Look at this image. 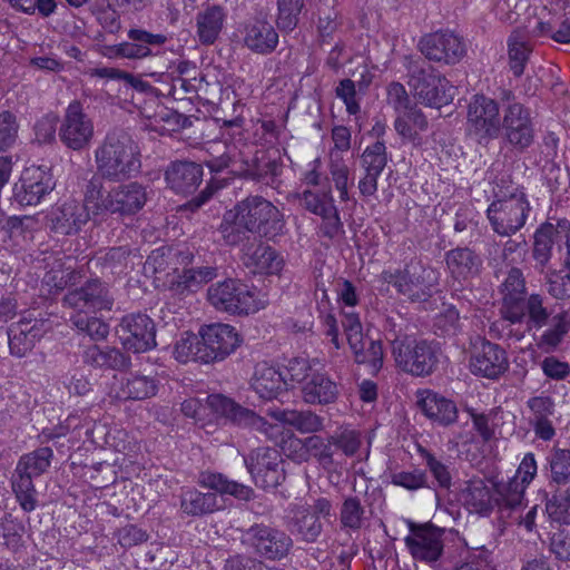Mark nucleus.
<instances>
[{
    "instance_id": "nucleus-24",
    "label": "nucleus",
    "mask_w": 570,
    "mask_h": 570,
    "mask_svg": "<svg viewBox=\"0 0 570 570\" xmlns=\"http://www.w3.org/2000/svg\"><path fill=\"white\" fill-rule=\"evenodd\" d=\"M332 503L325 498L315 500L312 505H296L293 509V527L302 540L315 542L322 533L323 525L320 518L330 517Z\"/></svg>"
},
{
    "instance_id": "nucleus-40",
    "label": "nucleus",
    "mask_w": 570,
    "mask_h": 570,
    "mask_svg": "<svg viewBox=\"0 0 570 570\" xmlns=\"http://www.w3.org/2000/svg\"><path fill=\"white\" fill-rule=\"evenodd\" d=\"M394 128L403 139L421 145V134L428 130L429 122L422 110L414 105L396 116Z\"/></svg>"
},
{
    "instance_id": "nucleus-63",
    "label": "nucleus",
    "mask_w": 570,
    "mask_h": 570,
    "mask_svg": "<svg viewBox=\"0 0 570 570\" xmlns=\"http://www.w3.org/2000/svg\"><path fill=\"white\" fill-rule=\"evenodd\" d=\"M533 32L537 36H549L559 43H570V19L562 20L559 26L551 21H539Z\"/></svg>"
},
{
    "instance_id": "nucleus-19",
    "label": "nucleus",
    "mask_w": 570,
    "mask_h": 570,
    "mask_svg": "<svg viewBox=\"0 0 570 570\" xmlns=\"http://www.w3.org/2000/svg\"><path fill=\"white\" fill-rule=\"evenodd\" d=\"M422 55L431 61L446 65L460 61L465 55V46L453 32L438 31L425 35L419 42Z\"/></svg>"
},
{
    "instance_id": "nucleus-35",
    "label": "nucleus",
    "mask_w": 570,
    "mask_h": 570,
    "mask_svg": "<svg viewBox=\"0 0 570 570\" xmlns=\"http://www.w3.org/2000/svg\"><path fill=\"white\" fill-rule=\"evenodd\" d=\"M128 41L122 48L127 59H145L154 56V48L163 47L168 38L164 33H151L141 28H131L127 32Z\"/></svg>"
},
{
    "instance_id": "nucleus-2",
    "label": "nucleus",
    "mask_w": 570,
    "mask_h": 570,
    "mask_svg": "<svg viewBox=\"0 0 570 570\" xmlns=\"http://www.w3.org/2000/svg\"><path fill=\"white\" fill-rule=\"evenodd\" d=\"M402 320L387 317L384 325L385 338L391 344L395 364L402 371L415 376L430 375L439 363L436 346L425 340H417L406 333Z\"/></svg>"
},
{
    "instance_id": "nucleus-1",
    "label": "nucleus",
    "mask_w": 570,
    "mask_h": 570,
    "mask_svg": "<svg viewBox=\"0 0 570 570\" xmlns=\"http://www.w3.org/2000/svg\"><path fill=\"white\" fill-rule=\"evenodd\" d=\"M284 214L262 196H248L227 212L219 232L227 245H237L252 233L267 239H275L285 230Z\"/></svg>"
},
{
    "instance_id": "nucleus-21",
    "label": "nucleus",
    "mask_w": 570,
    "mask_h": 570,
    "mask_svg": "<svg viewBox=\"0 0 570 570\" xmlns=\"http://www.w3.org/2000/svg\"><path fill=\"white\" fill-rule=\"evenodd\" d=\"M567 245L570 255V222L562 219L557 224L546 223L534 233L533 258L540 269L549 263L554 246Z\"/></svg>"
},
{
    "instance_id": "nucleus-53",
    "label": "nucleus",
    "mask_w": 570,
    "mask_h": 570,
    "mask_svg": "<svg viewBox=\"0 0 570 570\" xmlns=\"http://www.w3.org/2000/svg\"><path fill=\"white\" fill-rule=\"evenodd\" d=\"M330 174L334 186L338 191L340 199L342 202H347L350 199V168L338 153H334V150L330 154Z\"/></svg>"
},
{
    "instance_id": "nucleus-5",
    "label": "nucleus",
    "mask_w": 570,
    "mask_h": 570,
    "mask_svg": "<svg viewBox=\"0 0 570 570\" xmlns=\"http://www.w3.org/2000/svg\"><path fill=\"white\" fill-rule=\"evenodd\" d=\"M100 178L92 177L86 187V200L91 204L94 215L119 214L130 216L139 212L147 202L146 187L137 181L122 184L104 193Z\"/></svg>"
},
{
    "instance_id": "nucleus-10",
    "label": "nucleus",
    "mask_w": 570,
    "mask_h": 570,
    "mask_svg": "<svg viewBox=\"0 0 570 570\" xmlns=\"http://www.w3.org/2000/svg\"><path fill=\"white\" fill-rule=\"evenodd\" d=\"M502 110L499 102L484 95H474L468 105L466 128L479 144L500 137Z\"/></svg>"
},
{
    "instance_id": "nucleus-15",
    "label": "nucleus",
    "mask_w": 570,
    "mask_h": 570,
    "mask_svg": "<svg viewBox=\"0 0 570 570\" xmlns=\"http://www.w3.org/2000/svg\"><path fill=\"white\" fill-rule=\"evenodd\" d=\"M206 404L213 414L218 417H223L237 426L249 428L271 435L272 424L253 410L244 407L230 397L223 394H212L207 396Z\"/></svg>"
},
{
    "instance_id": "nucleus-48",
    "label": "nucleus",
    "mask_w": 570,
    "mask_h": 570,
    "mask_svg": "<svg viewBox=\"0 0 570 570\" xmlns=\"http://www.w3.org/2000/svg\"><path fill=\"white\" fill-rule=\"evenodd\" d=\"M52 456L53 451L48 446L36 449L21 455L14 470L37 478L49 469Z\"/></svg>"
},
{
    "instance_id": "nucleus-34",
    "label": "nucleus",
    "mask_w": 570,
    "mask_h": 570,
    "mask_svg": "<svg viewBox=\"0 0 570 570\" xmlns=\"http://www.w3.org/2000/svg\"><path fill=\"white\" fill-rule=\"evenodd\" d=\"M250 386L259 399L272 401L286 391V381L276 367L259 363L255 367Z\"/></svg>"
},
{
    "instance_id": "nucleus-30",
    "label": "nucleus",
    "mask_w": 570,
    "mask_h": 570,
    "mask_svg": "<svg viewBox=\"0 0 570 570\" xmlns=\"http://www.w3.org/2000/svg\"><path fill=\"white\" fill-rule=\"evenodd\" d=\"M167 186L177 194L194 193L203 181V168L193 161L171 163L165 171Z\"/></svg>"
},
{
    "instance_id": "nucleus-16",
    "label": "nucleus",
    "mask_w": 570,
    "mask_h": 570,
    "mask_svg": "<svg viewBox=\"0 0 570 570\" xmlns=\"http://www.w3.org/2000/svg\"><path fill=\"white\" fill-rule=\"evenodd\" d=\"M444 531L432 524H410V533L404 538L405 546L413 559L434 563L443 553Z\"/></svg>"
},
{
    "instance_id": "nucleus-61",
    "label": "nucleus",
    "mask_w": 570,
    "mask_h": 570,
    "mask_svg": "<svg viewBox=\"0 0 570 570\" xmlns=\"http://www.w3.org/2000/svg\"><path fill=\"white\" fill-rule=\"evenodd\" d=\"M364 507L357 498L345 499L340 512L342 528L354 531L361 529L364 521Z\"/></svg>"
},
{
    "instance_id": "nucleus-57",
    "label": "nucleus",
    "mask_w": 570,
    "mask_h": 570,
    "mask_svg": "<svg viewBox=\"0 0 570 570\" xmlns=\"http://www.w3.org/2000/svg\"><path fill=\"white\" fill-rule=\"evenodd\" d=\"M551 480L558 484L570 481V450L553 449L548 458Z\"/></svg>"
},
{
    "instance_id": "nucleus-8",
    "label": "nucleus",
    "mask_w": 570,
    "mask_h": 570,
    "mask_svg": "<svg viewBox=\"0 0 570 570\" xmlns=\"http://www.w3.org/2000/svg\"><path fill=\"white\" fill-rule=\"evenodd\" d=\"M440 273L434 267L413 258L404 268L383 271L381 279L395 287L397 293L413 302H423L432 296L439 284Z\"/></svg>"
},
{
    "instance_id": "nucleus-41",
    "label": "nucleus",
    "mask_w": 570,
    "mask_h": 570,
    "mask_svg": "<svg viewBox=\"0 0 570 570\" xmlns=\"http://www.w3.org/2000/svg\"><path fill=\"white\" fill-rule=\"evenodd\" d=\"M83 362L97 368L122 371L130 365V358L116 347L88 346L83 352Z\"/></svg>"
},
{
    "instance_id": "nucleus-59",
    "label": "nucleus",
    "mask_w": 570,
    "mask_h": 570,
    "mask_svg": "<svg viewBox=\"0 0 570 570\" xmlns=\"http://www.w3.org/2000/svg\"><path fill=\"white\" fill-rule=\"evenodd\" d=\"M282 165L275 159H268L255 165L254 168L247 169L246 175L273 188H277L282 174Z\"/></svg>"
},
{
    "instance_id": "nucleus-33",
    "label": "nucleus",
    "mask_w": 570,
    "mask_h": 570,
    "mask_svg": "<svg viewBox=\"0 0 570 570\" xmlns=\"http://www.w3.org/2000/svg\"><path fill=\"white\" fill-rule=\"evenodd\" d=\"M445 263L451 276L461 282L479 276L483 261L469 247H456L446 252Z\"/></svg>"
},
{
    "instance_id": "nucleus-50",
    "label": "nucleus",
    "mask_w": 570,
    "mask_h": 570,
    "mask_svg": "<svg viewBox=\"0 0 570 570\" xmlns=\"http://www.w3.org/2000/svg\"><path fill=\"white\" fill-rule=\"evenodd\" d=\"M527 487L519 482L518 478L494 484V502L499 508L514 509L522 503Z\"/></svg>"
},
{
    "instance_id": "nucleus-14",
    "label": "nucleus",
    "mask_w": 570,
    "mask_h": 570,
    "mask_svg": "<svg viewBox=\"0 0 570 570\" xmlns=\"http://www.w3.org/2000/svg\"><path fill=\"white\" fill-rule=\"evenodd\" d=\"M342 325L355 361L361 364H370L373 371L380 370L383 363L382 344L380 341L368 340L363 335L358 314L345 312Z\"/></svg>"
},
{
    "instance_id": "nucleus-39",
    "label": "nucleus",
    "mask_w": 570,
    "mask_h": 570,
    "mask_svg": "<svg viewBox=\"0 0 570 570\" xmlns=\"http://www.w3.org/2000/svg\"><path fill=\"white\" fill-rule=\"evenodd\" d=\"M303 400L308 404H330L338 395V389L326 374L313 373L302 387Z\"/></svg>"
},
{
    "instance_id": "nucleus-62",
    "label": "nucleus",
    "mask_w": 570,
    "mask_h": 570,
    "mask_svg": "<svg viewBox=\"0 0 570 570\" xmlns=\"http://www.w3.org/2000/svg\"><path fill=\"white\" fill-rule=\"evenodd\" d=\"M303 8L304 0H278V28L285 31H292L298 23Z\"/></svg>"
},
{
    "instance_id": "nucleus-20",
    "label": "nucleus",
    "mask_w": 570,
    "mask_h": 570,
    "mask_svg": "<svg viewBox=\"0 0 570 570\" xmlns=\"http://www.w3.org/2000/svg\"><path fill=\"white\" fill-rule=\"evenodd\" d=\"M55 187L52 176L42 167H29L22 171L19 183L13 187V198L22 206H32Z\"/></svg>"
},
{
    "instance_id": "nucleus-32",
    "label": "nucleus",
    "mask_w": 570,
    "mask_h": 570,
    "mask_svg": "<svg viewBox=\"0 0 570 570\" xmlns=\"http://www.w3.org/2000/svg\"><path fill=\"white\" fill-rule=\"evenodd\" d=\"M243 41L250 51L266 55L276 48L278 33L272 23L264 19L255 18L245 23Z\"/></svg>"
},
{
    "instance_id": "nucleus-38",
    "label": "nucleus",
    "mask_w": 570,
    "mask_h": 570,
    "mask_svg": "<svg viewBox=\"0 0 570 570\" xmlns=\"http://www.w3.org/2000/svg\"><path fill=\"white\" fill-rule=\"evenodd\" d=\"M268 415L283 424L294 428L303 434L317 433L324 429V419L309 410L276 409L268 411Z\"/></svg>"
},
{
    "instance_id": "nucleus-49",
    "label": "nucleus",
    "mask_w": 570,
    "mask_h": 570,
    "mask_svg": "<svg viewBox=\"0 0 570 570\" xmlns=\"http://www.w3.org/2000/svg\"><path fill=\"white\" fill-rule=\"evenodd\" d=\"M532 48L524 35L514 31L508 39L509 67L515 77H520Z\"/></svg>"
},
{
    "instance_id": "nucleus-55",
    "label": "nucleus",
    "mask_w": 570,
    "mask_h": 570,
    "mask_svg": "<svg viewBox=\"0 0 570 570\" xmlns=\"http://www.w3.org/2000/svg\"><path fill=\"white\" fill-rule=\"evenodd\" d=\"M564 265V269L553 271L547 275L548 293L556 299L570 298V257H566Z\"/></svg>"
},
{
    "instance_id": "nucleus-42",
    "label": "nucleus",
    "mask_w": 570,
    "mask_h": 570,
    "mask_svg": "<svg viewBox=\"0 0 570 570\" xmlns=\"http://www.w3.org/2000/svg\"><path fill=\"white\" fill-rule=\"evenodd\" d=\"M226 17L225 10L219 6H212L198 12L196 32L203 45H212L216 41L224 28Z\"/></svg>"
},
{
    "instance_id": "nucleus-13",
    "label": "nucleus",
    "mask_w": 570,
    "mask_h": 570,
    "mask_svg": "<svg viewBox=\"0 0 570 570\" xmlns=\"http://www.w3.org/2000/svg\"><path fill=\"white\" fill-rule=\"evenodd\" d=\"M244 461L255 484L264 490L275 489L285 479L282 455L274 448H258Z\"/></svg>"
},
{
    "instance_id": "nucleus-29",
    "label": "nucleus",
    "mask_w": 570,
    "mask_h": 570,
    "mask_svg": "<svg viewBox=\"0 0 570 570\" xmlns=\"http://www.w3.org/2000/svg\"><path fill=\"white\" fill-rule=\"evenodd\" d=\"M530 411L529 424L532 426L538 439L551 441L556 435L552 416L556 412V404L549 395L532 396L527 401Z\"/></svg>"
},
{
    "instance_id": "nucleus-28",
    "label": "nucleus",
    "mask_w": 570,
    "mask_h": 570,
    "mask_svg": "<svg viewBox=\"0 0 570 570\" xmlns=\"http://www.w3.org/2000/svg\"><path fill=\"white\" fill-rule=\"evenodd\" d=\"M86 199L80 203L69 199L59 205L53 213V227L58 233L70 235L78 233L94 215V208Z\"/></svg>"
},
{
    "instance_id": "nucleus-3",
    "label": "nucleus",
    "mask_w": 570,
    "mask_h": 570,
    "mask_svg": "<svg viewBox=\"0 0 570 570\" xmlns=\"http://www.w3.org/2000/svg\"><path fill=\"white\" fill-rule=\"evenodd\" d=\"M98 178L122 181L135 177L141 168L140 149L124 130L108 132L95 150Z\"/></svg>"
},
{
    "instance_id": "nucleus-45",
    "label": "nucleus",
    "mask_w": 570,
    "mask_h": 570,
    "mask_svg": "<svg viewBox=\"0 0 570 570\" xmlns=\"http://www.w3.org/2000/svg\"><path fill=\"white\" fill-rule=\"evenodd\" d=\"M216 275V268L209 266L185 269L170 282L171 289L179 294L194 292L203 284L212 281Z\"/></svg>"
},
{
    "instance_id": "nucleus-43",
    "label": "nucleus",
    "mask_w": 570,
    "mask_h": 570,
    "mask_svg": "<svg viewBox=\"0 0 570 570\" xmlns=\"http://www.w3.org/2000/svg\"><path fill=\"white\" fill-rule=\"evenodd\" d=\"M463 504L470 512L488 515L493 509V498L490 489L482 479L466 482L461 492Z\"/></svg>"
},
{
    "instance_id": "nucleus-17",
    "label": "nucleus",
    "mask_w": 570,
    "mask_h": 570,
    "mask_svg": "<svg viewBox=\"0 0 570 570\" xmlns=\"http://www.w3.org/2000/svg\"><path fill=\"white\" fill-rule=\"evenodd\" d=\"M122 346L134 353H144L156 346V328L145 314L125 316L117 330Z\"/></svg>"
},
{
    "instance_id": "nucleus-26",
    "label": "nucleus",
    "mask_w": 570,
    "mask_h": 570,
    "mask_svg": "<svg viewBox=\"0 0 570 570\" xmlns=\"http://www.w3.org/2000/svg\"><path fill=\"white\" fill-rule=\"evenodd\" d=\"M243 263L254 274L278 275L284 267V258L272 246L254 240L244 245Z\"/></svg>"
},
{
    "instance_id": "nucleus-64",
    "label": "nucleus",
    "mask_w": 570,
    "mask_h": 570,
    "mask_svg": "<svg viewBox=\"0 0 570 570\" xmlns=\"http://www.w3.org/2000/svg\"><path fill=\"white\" fill-rule=\"evenodd\" d=\"M546 511L551 520L557 522L566 521V518L570 515V487L549 499L546 504Z\"/></svg>"
},
{
    "instance_id": "nucleus-51",
    "label": "nucleus",
    "mask_w": 570,
    "mask_h": 570,
    "mask_svg": "<svg viewBox=\"0 0 570 570\" xmlns=\"http://www.w3.org/2000/svg\"><path fill=\"white\" fill-rule=\"evenodd\" d=\"M330 442L333 445L334 454L341 452L347 458L356 455L363 444L361 432L348 428L335 431L330 435Z\"/></svg>"
},
{
    "instance_id": "nucleus-18",
    "label": "nucleus",
    "mask_w": 570,
    "mask_h": 570,
    "mask_svg": "<svg viewBox=\"0 0 570 570\" xmlns=\"http://www.w3.org/2000/svg\"><path fill=\"white\" fill-rule=\"evenodd\" d=\"M60 140L72 150L87 147L94 137V124L78 101H72L59 128Z\"/></svg>"
},
{
    "instance_id": "nucleus-9",
    "label": "nucleus",
    "mask_w": 570,
    "mask_h": 570,
    "mask_svg": "<svg viewBox=\"0 0 570 570\" xmlns=\"http://www.w3.org/2000/svg\"><path fill=\"white\" fill-rule=\"evenodd\" d=\"M503 141L513 150L524 151L535 138L534 119L530 108L515 100L509 91L502 107L501 132Z\"/></svg>"
},
{
    "instance_id": "nucleus-54",
    "label": "nucleus",
    "mask_w": 570,
    "mask_h": 570,
    "mask_svg": "<svg viewBox=\"0 0 570 570\" xmlns=\"http://www.w3.org/2000/svg\"><path fill=\"white\" fill-rule=\"evenodd\" d=\"M387 165L386 146L384 141H375L367 146L361 155V167L363 171H371L381 175Z\"/></svg>"
},
{
    "instance_id": "nucleus-11",
    "label": "nucleus",
    "mask_w": 570,
    "mask_h": 570,
    "mask_svg": "<svg viewBox=\"0 0 570 570\" xmlns=\"http://www.w3.org/2000/svg\"><path fill=\"white\" fill-rule=\"evenodd\" d=\"M242 542L259 557L272 561L287 557L293 548V540L286 532L264 523L249 527L243 533Z\"/></svg>"
},
{
    "instance_id": "nucleus-52",
    "label": "nucleus",
    "mask_w": 570,
    "mask_h": 570,
    "mask_svg": "<svg viewBox=\"0 0 570 570\" xmlns=\"http://www.w3.org/2000/svg\"><path fill=\"white\" fill-rule=\"evenodd\" d=\"M78 278L79 275L75 269L59 264L45 274L42 283L50 294H58L70 285H75Z\"/></svg>"
},
{
    "instance_id": "nucleus-23",
    "label": "nucleus",
    "mask_w": 570,
    "mask_h": 570,
    "mask_svg": "<svg viewBox=\"0 0 570 570\" xmlns=\"http://www.w3.org/2000/svg\"><path fill=\"white\" fill-rule=\"evenodd\" d=\"M508 367V356L501 346L487 340H481L479 345H474L470 360V368L473 374L494 380L501 376Z\"/></svg>"
},
{
    "instance_id": "nucleus-31",
    "label": "nucleus",
    "mask_w": 570,
    "mask_h": 570,
    "mask_svg": "<svg viewBox=\"0 0 570 570\" xmlns=\"http://www.w3.org/2000/svg\"><path fill=\"white\" fill-rule=\"evenodd\" d=\"M417 405L433 422L440 425H451L458 420L456 404L445 396L430 390L419 392Z\"/></svg>"
},
{
    "instance_id": "nucleus-7",
    "label": "nucleus",
    "mask_w": 570,
    "mask_h": 570,
    "mask_svg": "<svg viewBox=\"0 0 570 570\" xmlns=\"http://www.w3.org/2000/svg\"><path fill=\"white\" fill-rule=\"evenodd\" d=\"M403 65L410 78V86L423 104L441 108L453 100L455 88L421 58L406 56Z\"/></svg>"
},
{
    "instance_id": "nucleus-4",
    "label": "nucleus",
    "mask_w": 570,
    "mask_h": 570,
    "mask_svg": "<svg viewBox=\"0 0 570 570\" xmlns=\"http://www.w3.org/2000/svg\"><path fill=\"white\" fill-rule=\"evenodd\" d=\"M504 183L497 185L495 199L489 205L487 216L494 233L510 236L525 225L531 206L521 188L512 184L504 187Z\"/></svg>"
},
{
    "instance_id": "nucleus-56",
    "label": "nucleus",
    "mask_w": 570,
    "mask_h": 570,
    "mask_svg": "<svg viewBox=\"0 0 570 570\" xmlns=\"http://www.w3.org/2000/svg\"><path fill=\"white\" fill-rule=\"evenodd\" d=\"M305 439L309 459L314 458L324 468H332L335 464L334 449L330 436L324 439L320 435H312Z\"/></svg>"
},
{
    "instance_id": "nucleus-47",
    "label": "nucleus",
    "mask_w": 570,
    "mask_h": 570,
    "mask_svg": "<svg viewBox=\"0 0 570 570\" xmlns=\"http://www.w3.org/2000/svg\"><path fill=\"white\" fill-rule=\"evenodd\" d=\"M570 330V313L567 311L556 314L549 327L540 335L537 341L538 347L544 351L554 350L568 334Z\"/></svg>"
},
{
    "instance_id": "nucleus-22",
    "label": "nucleus",
    "mask_w": 570,
    "mask_h": 570,
    "mask_svg": "<svg viewBox=\"0 0 570 570\" xmlns=\"http://www.w3.org/2000/svg\"><path fill=\"white\" fill-rule=\"evenodd\" d=\"M63 303L79 312H95L111 309L114 297L104 283L92 279L81 287L69 291L63 297Z\"/></svg>"
},
{
    "instance_id": "nucleus-36",
    "label": "nucleus",
    "mask_w": 570,
    "mask_h": 570,
    "mask_svg": "<svg viewBox=\"0 0 570 570\" xmlns=\"http://www.w3.org/2000/svg\"><path fill=\"white\" fill-rule=\"evenodd\" d=\"M9 347L11 354L22 357L31 351L36 342L41 337L42 331L38 321L21 318L9 328Z\"/></svg>"
},
{
    "instance_id": "nucleus-44",
    "label": "nucleus",
    "mask_w": 570,
    "mask_h": 570,
    "mask_svg": "<svg viewBox=\"0 0 570 570\" xmlns=\"http://www.w3.org/2000/svg\"><path fill=\"white\" fill-rule=\"evenodd\" d=\"M198 484L220 494H229L239 500L248 501L253 495L252 488L227 479L220 473L202 472L198 476Z\"/></svg>"
},
{
    "instance_id": "nucleus-6",
    "label": "nucleus",
    "mask_w": 570,
    "mask_h": 570,
    "mask_svg": "<svg viewBox=\"0 0 570 570\" xmlns=\"http://www.w3.org/2000/svg\"><path fill=\"white\" fill-rule=\"evenodd\" d=\"M207 299L216 311L230 315L253 314L268 304L262 291L233 278L210 285Z\"/></svg>"
},
{
    "instance_id": "nucleus-25",
    "label": "nucleus",
    "mask_w": 570,
    "mask_h": 570,
    "mask_svg": "<svg viewBox=\"0 0 570 570\" xmlns=\"http://www.w3.org/2000/svg\"><path fill=\"white\" fill-rule=\"evenodd\" d=\"M157 390L153 376L128 372L114 376L110 394L119 401H141L155 396Z\"/></svg>"
},
{
    "instance_id": "nucleus-12",
    "label": "nucleus",
    "mask_w": 570,
    "mask_h": 570,
    "mask_svg": "<svg viewBox=\"0 0 570 570\" xmlns=\"http://www.w3.org/2000/svg\"><path fill=\"white\" fill-rule=\"evenodd\" d=\"M202 363L219 362L225 360L240 344V338L234 326L215 323L202 326L199 330Z\"/></svg>"
},
{
    "instance_id": "nucleus-46",
    "label": "nucleus",
    "mask_w": 570,
    "mask_h": 570,
    "mask_svg": "<svg viewBox=\"0 0 570 570\" xmlns=\"http://www.w3.org/2000/svg\"><path fill=\"white\" fill-rule=\"evenodd\" d=\"M33 476L13 471L11 488L20 508L24 512H31L38 507V492L33 484Z\"/></svg>"
},
{
    "instance_id": "nucleus-37",
    "label": "nucleus",
    "mask_w": 570,
    "mask_h": 570,
    "mask_svg": "<svg viewBox=\"0 0 570 570\" xmlns=\"http://www.w3.org/2000/svg\"><path fill=\"white\" fill-rule=\"evenodd\" d=\"M223 508V502L213 492L203 493L195 488H185L180 493V509L190 517L214 513Z\"/></svg>"
},
{
    "instance_id": "nucleus-58",
    "label": "nucleus",
    "mask_w": 570,
    "mask_h": 570,
    "mask_svg": "<svg viewBox=\"0 0 570 570\" xmlns=\"http://www.w3.org/2000/svg\"><path fill=\"white\" fill-rule=\"evenodd\" d=\"M202 351L200 336L184 333L175 344L174 356L180 363H187L189 361L200 362Z\"/></svg>"
},
{
    "instance_id": "nucleus-60",
    "label": "nucleus",
    "mask_w": 570,
    "mask_h": 570,
    "mask_svg": "<svg viewBox=\"0 0 570 570\" xmlns=\"http://www.w3.org/2000/svg\"><path fill=\"white\" fill-rule=\"evenodd\" d=\"M420 453L434 479V484L441 489L449 490L452 484V475L449 465L428 450L420 449Z\"/></svg>"
},
{
    "instance_id": "nucleus-27",
    "label": "nucleus",
    "mask_w": 570,
    "mask_h": 570,
    "mask_svg": "<svg viewBox=\"0 0 570 570\" xmlns=\"http://www.w3.org/2000/svg\"><path fill=\"white\" fill-rule=\"evenodd\" d=\"M301 202L305 209L322 217L326 236L334 237L338 234L342 228V222L338 210L334 205L331 190H304Z\"/></svg>"
}]
</instances>
